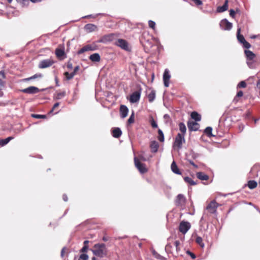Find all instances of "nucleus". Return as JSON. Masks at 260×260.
Returning <instances> with one entry per match:
<instances>
[{
  "instance_id": "obj_1",
  "label": "nucleus",
  "mask_w": 260,
  "mask_h": 260,
  "mask_svg": "<svg viewBox=\"0 0 260 260\" xmlns=\"http://www.w3.org/2000/svg\"><path fill=\"white\" fill-rule=\"evenodd\" d=\"M93 254L100 257H103L107 254V249L105 244H95L91 250Z\"/></svg>"
},
{
  "instance_id": "obj_2",
  "label": "nucleus",
  "mask_w": 260,
  "mask_h": 260,
  "mask_svg": "<svg viewBox=\"0 0 260 260\" xmlns=\"http://www.w3.org/2000/svg\"><path fill=\"white\" fill-rule=\"evenodd\" d=\"M180 242L179 241H170L166 246L165 250L167 252L170 253L175 256H177L179 254V245Z\"/></svg>"
},
{
  "instance_id": "obj_3",
  "label": "nucleus",
  "mask_w": 260,
  "mask_h": 260,
  "mask_svg": "<svg viewBox=\"0 0 260 260\" xmlns=\"http://www.w3.org/2000/svg\"><path fill=\"white\" fill-rule=\"evenodd\" d=\"M244 53L246 58V63L248 66L251 69H254L256 67V56L252 51L245 49Z\"/></svg>"
},
{
  "instance_id": "obj_4",
  "label": "nucleus",
  "mask_w": 260,
  "mask_h": 260,
  "mask_svg": "<svg viewBox=\"0 0 260 260\" xmlns=\"http://www.w3.org/2000/svg\"><path fill=\"white\" fill-rule=\"evenodd\" d=\"M185 142L184 136L178 133L175 138L174 143L173 144V148L178 151L182 148V144Z\"/></svg>"
},
{
  "instance_id": "obj_5",
  "label": "nucleus",
  "mask_w": 260,
  "mask_h": 260,
  "mask_svg": "<svg viewBox=\"0 0 260 260\" xmlns=\"http://www.w3.org/2000/svg\"><path fill=\"white\" fill-rule=\"evenodd\" d=\"M241 28H238L237 32V38L239 42L242 45L243 47L246 49H249L251 45L246 41L244 36L240 34Z\"/></svg>"
},
{
  "instance_id": "obj_6",
  "label": "nucleus",
  "mask_w": 260,
  "mask_h": 260,
  "mask_svg": "<svg viewBox=\"0 0 260 260\" xmlns=\"http://www.w3.org/2000/svg\"><path fill=\"white\" fill-rule=\"evenodd\" d=\"M98 49V46L96 44V42H93L91 44H88L83 48H82L80 50L78 51L79 54H82L86 51H94Z\"/></svg>"
},
{
  "instance_id": "obj_7",
  "label": "nucleus",
  "mask_w": 260,
  "mask_h": 260,
  "mask_svg": "<svg viewBox=\"0 0 260 260\" xmlns=\"http://www.w3.org/2000/svg\"><path fill=\"white\" fill-rule=\"evenodd\" d=\"M134 161L136 167L141 173L143 174L147 172V169L146 168L145 165L141 163L138 158L135 157L134 158Z\"/></svg>"
},
{
  "instance_id": "obj_8",
  "label": "nucleus",
  "mask_w": 260,
  "mask_h": 260,
  "mask_svg": "<svg viewBox=\"0 0 260 260\" xmlns=\"http://www.w3.org/2000/svg\"><path fill=\"white\" fill-rule=\"evenodd\" d=\"M190 228V224L187 221H181L179 225V231L183 234H186Z\"/></svg>"
},
{
  "instance_id": "obj_9",
  "label": "nucleus",
  "mask_w": 260,
  "mask_h": 260,
  "mask_svg": "<svg viewBox=\"0 0 260 260\" xmlns=\"http://www.w3.org/2000/svg\"><path fill=\"white\" fill-rule=\"evenodd\" d=\"M220 26L223 30H230L232 28L233 24L232 23L228 21L226 19H224L220 21Z\"/></svg>"
},
{
  "instance_id": "obj_10",
  "label": "nucleus",
  "mask_w": 260,
  "mask_h": 260,
  "mask_svg": "<svg viewBox=\"0 0 260 260\" xmlns=\"http://www.w3.org/2000/svg\"><path fill=\"white\" fill-rule=\"evenodd\" d=\"M219 206V204H217L215 201L213 200L207 206L206 209L210 213H215L216 211V209Z\"/></svg>"
},
{
  "instance_id": "obj_11",
  "label": "nucleus",
  "mask_w": 260,
  "mask_h": 260,
  "mask_svg": "<svg viewBox=\"0 0 260 260\" xmlns=\"http://www.w3.org/2000/svg\"><path fill=\"white\" fill-rule=\"evenodd\" d=\"M54 61L51 59L43 60L39 63V67L40 69H44L51 66Z\"/></svg>"
},
{
  "instance_id": "obj_12",
  "label": "nucleus",
  "mask_w": 260,
  "mask_h": 260,
  "mask_svg": "<svg viewBox=\"0 0 260 260\" xmlns=\"http://www.w3.org/2000/svg\"><path fill=\"white\" fill-rule=\"evenodd\" d=\"M115 44L117 46L121 48L122 49L125 50H129V47L128 45L127 42L123 39H118L117 41L115 42Z\"/></svg>"
},
{
  "instance_id": "obj_13",
  "label": "nucleus",
  "mask_w": 260,
  "mask_h": 260,
  "mask_svg": "<svg viewBox=\"0 0 260 260\" xmlns=\"http://www.w3.org/2000/svg\"><path fill=\"white\" fill-rule=\"evenodd\" d=\"M170 78L171 75L168 69H166L163 74V81L165 87H169Z\"/></svg>"
},
{
  "instance_id": "obj_14",
  "label": "nucleus",
  "mask_w": 260,
  "mask_h": 260,
  "mask_svg": "<svg viewBox=\"0 0 260 260\" xmlns=\"http://www.w3.org/2000/svg\"><path fill=\"white\" fill-rule=\"evenodd\" d=\"M141 96V92L139 91H136L133 92L130 96L129 101L131 103H135L138 102L140 100Z\"/></svg>"
},
{
  "instance_id": "obj_15",
  "label": "nucleus",
  "mask_w": 260,
  "mask_h": 260,
  "mask_svg": "<svg viewBox=\"0 0 260 260\" xmlns=\"http://www.w3.org/2000/svg\"><path fill=\"white\" fill-rule=\"evenodd\" d=\"M186 199L185 197L182 194H179L176 200V205L177 206H183L185 205Z\"/></svg>"
},
{
  "instance_id": "obj_16",
  "label": "nucleus",
  "mask_w": 260,
  "mask_h": 260,
  "mask_svg": "<svg viewBox=\"0 0 260 260\" xmlns=\"http://www.w3.org/2000/svg\"><path fill=\"white\" fill-rule=\"evenodd\" d=\"M84 29L87 32L90 33L93 31H97L98 28V26L95 24L89 23L85 25Z\"/></svg>"
},
{
  "instance_id": "obj_17",
  "label": "nucleus",
  "mask_w": 260,
  "mask_h": 260,
  "mask_svg": "<svg viewBox=\"0 0 260 260\" xmlns=\"http://www.w3.org/2000/svg\"><path fill=\"white\" fill-rule=\"evenodd\" d=\"M187 126L190 131H196L199 128V125L196 121H188Z\"/></svg>"
},
{
  "instance_id": "obj_18",
  "label": "nucleus",
  "mask_w": 260,
  "mask_h": 260,
  "mask_svg": "<svg viewBox=\"0 0 260 260\" xmlns=\"http://www.w3.org/2000/svg\"><path fill=\"white\" fill-rule=\"evenodd\" d=\"M22 91L24 93L32 94L38 92L39 91V89L36 87L30 86L23 89Z\"/></svg>"
},
{
  "instance_id": "obj_19",
  "label": "nucleus",
  "mask_w": 260,
  "mask_h": 260,
  "mask_svg": "<svg viewBox=\"0 0 260 260\" xmlns=\"http://www.w3.org/2000/svg\"><path fill=\"white\" fill-rule=\"evenodd\" d=\"M128 108L126 106L121 105L120 108V115L122 118H125L127 116L128 113Z\"/></svg>"
},
{
  "instance_id": "obj_20",
  "label": "nucleus",
  "mask_w": 260,
  "mask_h": 260,
  "mask_svg": "<svg viewBox=\"0 0 260 260\" xmlns=\"http://www.w3.org/2000/svg\"><path fill=\"white\" fill-rule=\"evenodd\" d=\"M151 150L152 152L155 153L158 151L159 147V144L156 141H153L151 142L150 145Z\"/></svg>"
},
{
  "instance_id": "obj_21",
  "label": "nucleus",
  "mask_w": 260,
  "mask_h": 260,
  "mask_svg": "<svg viewBox=\"0 0 260 260\" xmlns=\"http://www.w3.org/2000/svg\"><path fill=\"white\" fill-rule=\"evenodd\" d=\"M228 1L226 0L224 4L222 6H219L217 9V11L219 13H222L228 10Z\"/></svg>"
},
{
  "instance_id": "obj_22",
  "label": "nucleus",
  "mask_w": 260,
  "mask_h": 260,
  "mask_svg": "<svg viewBox=\"0 0 260 260\" xmlns=\"http://www.w3.org/2000/svg\"><path fill=\"white\" fill-rule=\"evenodd\" d=\"M121 134L122 132L118 127L115 128L112 131V135L114 138H118L121 135Z\"/></svg>"
},
{
  "instance_id": "obj_23",
  "label": "nucleus",
  "mask_w": 260,
  "mask_h": 260,
  "mask_svg": "<svg viewBox=\"0 0 260 260\" xmlns=\"http://www.w3.org/2000/svg\"><path fill=\"white\" fill-rule=\"evenodd\" d=\"M172 171L176 174H181V172L179 171L176 164L174 161L171 164V166Z\"/></svg>"
},
{
  "instance_id": "obj_24",
  "label": "nucleus",
  "mask_w": 260,
  "mask_h": 260,
  "mask_svg": "<svg viewBox=\"0 0 260 260\" xmlns=\"http://www.w3.org/2000/svg\"><path fill=\"white\" fill-rule=\"evenodd\" d=\"M198 178L201 180H207L209 176L203 172H198L197 173Z\"/></svg>"
},
{
  "instance_id": "obj_25",
  "label": "nucleus",
  "mask_w": 260,
  "mask_h": 260,
  "mask_svg": "<svg viewBox=\"0 0 260 260\" xmlns=\"http://www.w3.org/2000/svg\"><path fill=\"white\" fill-rule=\"evenodd\" d=\"M89 59L94 62H98L100 60L101 57L99 53H94L89 56Z\"/></svg>"
},
{
  "instance_id": "obj_26",
  "label": "nucleus",
  "mask_w": 260,
  "mask_h": 260,
  "mask_svg": "<svg viewBox=\"0 0 260 260\" xmlns=\"http://www.w3.org/2000/svg\"><path fill=\"white\" fill-rule=\"evenodd\" d=\"M191 117L197 121H199L201 119V115L197 112H192L191 114Z\"/></svg>"
},
{
  "instance_id": "obj_27",
  "label": "nucleus",
  "mask_w": 260,
  "mask_h": 260,
  "mask_svg": "<svg viewBox=\"0 0 260 260\" xmlns=\"http://www.w3.org/2000/svg\"><path fill=\"white\" fill-rule=\"evenodd\" d=\"M13 139V137H9L5 139L0 140V145L2 146H5L7 144H8L10 141V140H12Z\"/></svg>"
},
{
  "instance_id": "obj_28",
  "label": "nucleus",
  "mask_w": 260,
  "mask_h": 260,
  "mask_svg": "<svg viewBox=\"0 0 260 260\" xmlns=\"http://www.w3.org/2000/svg\"><path fill=\"white\" fill-rule=\"evenodd\" d=\"M179 130L182 133L181 134L184 136V135L186 133V128L185 125L183 123L181 122L179 124Z\"/></svg>"
},
{
  "instance_id": "obj_29",
  "label": "nucleus",
  "mask_w": 260,
  "mask_h": 260,
  "mask_svg": "<svg viewBox=\"0 0 260 260\" xmlns=\"http://www.w3.org/2000/svg\"><path fill=\"white\" fill-rule=\"evenodd\" d=\"M148 100L150 102H152L155 98V92L152 90L148 95Z\"/></svg>"
},
{
  "instance_id": "obj_30",
  "label": "nucleus",
  "mask_w": 260,
  "mask_h": 260,
  "mask_svg": "<svg viewBox=\"0 0 260 260\" xmlns=\"http://www.w3.org/2000/svg\"><path fill=\"white\" fill-rule=\"evenodd\" d=\"M257 184V182L256 181L252 180V181H248L247 185H248V186L249 187V188L253 189V188H254L255 187H256Z\"/></svg>"
},
{
  "instance_id": "obj_31",
  "label": "nucleus",
  "mask_w": 260,
  "mask_h": 260,
  "mask_svg": "<svg viewBox=\"0 0 260 260\" xmlns=\"http://www.w3.org/2000/svg\"><path fill=\"white\" fill-rule=\"evenodd\" d=\"M196 242L202 247L204 248L205 246L204 243L203 242V239L201 237L197 236L196 239Z\"/></svg>"
},
{
  "instance_id": "obj_32",
  "label": "nucleus",
  "mask_w": 260,
  "mask_h": 260,
  "mask_svg": "<svg viewBox=\"0 0 260 260\" xmlns=\"http://www.w3.org/2000/svg\"><path fill=\"white\" fill-rule=\"evenodd\" d=\"M184 181L189 184L191 185H194L196 184V183L190 177H185L184 178Z\"/></svg>"
},
{
  "instance_id": "obj_33",
  "label": "nucleus",
  "mask_w": 260,
  "mask_h": 260,
  "mask_svg": "<svg viewBox=\"0 0 260 260\" xmlns=\"http://www.w3.org/2000/svg\"><path fill=\"white\" fill-rule=\"evenodd\" d=\"M64 54V52L63 50L61 49H56L55 50V54L58 57H62Z\"/></svg>"
},
{
  "instance_id": "obj_34",
  "label": "nucleus",
  "mask_w": 260,
  "mask_h": 260,
  "mask_svg": "<svg viewBox=\"0 0 260 260\" xmlns=\"http://www.w3.org/2000/svg\"><path fill=\"white\" fill-rule=\"evenodd\" d=\"M65 94H66V93L64 91L57 93L54 96V99L55 100L61 99V98H62L63 97H64L65 96Z\"/></svg>"
},
{
  "instance_id": "obj_35",
  "label": "nucleus",
  "mask_w": 260,
  "mask_h": 260,
  "mask_svg": "<svg viewBox=\"0 0 260 260\" xmlns=\"http://www.w3.org/2000/svg\"><path fill=\"white\" fill-rule=\"evenodd\" d=\"M212 128L211 127H207L205 129V133L208 135V136L211 137L214 136L212 134Z\"/></svg>"
},
{
  "instance_id": "obj_36",
  "label": "nucleus",
  "mask_w": 260,
  "mask_h": 260,
  "mask_svg": "<svg viewBox=\"0 0 260 260\" xmlns=\"http://www.w3.org/2000/svg\"><path fill=\"white\" fill-rule=\"evenodd\" d=\"M64 75L66 77V78L67 80H69L72 79L74 77V73H69L68 72H66L64 73Z\"/></svg>"
},
{
  "instance_id": "obj_37",
  "label": "nucleus",
  "mask_w": 260,
  "mask_h": 260,
  "mask_svg": "<svg viewBox=\"0 0 260 260\" xmlns=\"http://www.w3.org/2000/svg\"><path fill=\"white\" fill-rule=\"evenodd\" d=\"M158 139L160 142H164V134H163L162 131L161 129H158Z\"/></svg>"
},
{
  "instance_id": "obj_38",
  "label": "nucleus",
  "mask_w": 260,
  "mask_h": 260,
  "mask_svg": "<svg viewBox=\"0 0 260 260\" xmlns=\"http://www.w3.org/2000/svg\"><path fill=\"white\" fill-rule=\"evenodd\" d=\"M243 92L241 90L237 92L236 96L234 99V102H237L238 101V98L242 97L243 96Z\"/></svg>"
},
{
  "instance_id": "obj_39",
  "label": "nucleus",
  "mask_w": 260,
  "mask_h": 260,
  "mask_svg": "<svg viewBox=\"0 0 260 260\" xmlns=\"http://www.w3.org/2000/svg\"><path fill=\"white\" fill-rule=\"evenodd\" d=\"M42 77V75L41 74H35L34 76H32L29 78L25 79V80L29 81L30 80L35 79L37 78H41Z\"/></svg>"
},
{
  "instance_id": "obj_40",
  "label": "nucleus",
  "mask_w": 260,
  "mask_h": 260,
  "mask_svg": "<svg viewBox=\"0 0 260 260\" xmlns=\"http://www.w3.org/2000/svg\"><path fill=\"white\" fill-rule=\"evenodd\" d=\"M149 26L154 30L155 29V22L152 20H149L148 21Z\"/></svg>"
},
{
  "instance_id": "obj_41",
  "label": "nucleus",
  "mask_w": 260,
  "mask_h": 260,
  "mask_svg": "<svg viewBox=\"0 0 260 260\" xmlns=\"http://www.w3.org/2000/svg\"><path fill=\"white\" fill-rule=\"evenodd\" d=\"M246 86V83L244 81H241L237 85V88H245Z\"/></svg>"
},
{
  "instance_id": "obj_42",
  "label": "nucleus",
  "mask_w": 260,
  "mask_h": 260,
  "mask_svg": "<svg viewBox=\"0 0 260 260\" xmlns=\"http://www.w3.org/2000/svg\"><path fill=\"white\" fill-rule=\"evenodd\" d=\"M31 116L34 118H45L46 117V115H40V114H33L31 115Z\"/></svg>"
},
{
  "instance_id": "obj_43",
  "label": "nucleus",
  "mask_w": 260,
  "mask_h": 260,
  "mask_svg": "<svg viewBox=\"0 0 260 260\" xmlns=\"http://www.w3.org/2000/svg\"><path fill=\"white\" fill-rule=\"evenodd\" d=\"M88 256L86 254H82L80 255L79 260H88Z\"/></svg>"
},
{
  "instance_id": "obj_44",
  "label": "nucleus",
  "mask_w": 260,
  "mask_h": 260,
  "mask_svg": "<svg viewBox=\"0 0 260 260\" xmlns=\"http://www.w3.org/2000/svg\"><path fill=\"white\" fill-rule=\"evenodd\" d=\"M102 15V14L99 13V14H96L95 15H89L85 16L83 17L82 18H96V16H98V15Z\"/></svg>"
},
{
  "instance_id": "obj_45",
  "label": "nucleus",
  "mask_w": 260,
  "mask_h": 260,
  "mask_svg": "<svg viewBox=\"0 0 260 260\" xmlns=\"http://www.w3.org/2000/svg\"><path fill=\"white\" fill-rule=\"evenodd\" d=\"M134 122V114L133 113L128 119V123L131 124Z\"/></svg>"
},
{
  "instance_id": "obj_46",
  "label": "nucleus",
  "mask_w": 260,
  "mask_h": 260,
  "mask_svg": "<svg viewBox=\"0 0 260 260\" xmlns=\"http://www.w3.org/2000/svg\"><path fill=\"white\" fill-rule=\"evenodd\" d=\"M150 122H151V126L152 127L156 128L157 127V124L156 122L154 121L153 118H151Z\"/></svg>"
},
{
  "instance_id": "obj_47",
  "label": "nucleus",
  "mask_w": 260,
  "mask_h": 260,
  "mask_svg": "<svg viewBox=\"0 0 260 260\" xmlns=\"http://www.w3.org/2000/svg\"><path fill=\"white\" fill-rule=\"evenodd\" d=\"M153 255L155 256V257H156L158 259H162L163 257L162 256H160L159 254L157 253L156 252H153Z\"/></svg>"
},
{
  "instance_id": "obj_48",
  "label": "nucleus",
  "mask_w": 260,
  "mask_h": 260,
  "mask_svg": "<svg viewBox=\"0 0 260 260\" xmlns=\"http://www.w3.org/2000/svg\"><path fill=\"white\" fill-rule=\"evenodd\" d=\"M59 105V103H56L53 105V107H52V109H51V110L50 111V113L53 112V111L54 110V109H55L56 108H57V107H58Z\"/></svg>"
},
{
  "instance_id": "obj_49",
  "label": "nucleus",
  "mask_w": 260,
  "mask_h": 260,
  "mask_svg": "<svg viewBox=\"0 0 260 260\" xmlns=\"http://www.w3.org/2000/svg\"><path fill=\"white\" fill-rule=\"evenodd\" d=\"M88 248V246L87 245H84L82 249H81V252H86Z\"/></svg>"
},
{
  "instance_id": "obj_50",
  "label": "nucleus",
  "mask_w": 260,
  "mask_h": 260,
  "mask_svg": "<svg viewBox=\"0 0 260 260\" xmlns=\"http://www.w3.org/2000/svg\"><path fill=\"white\" fill-rule=\"evenodd\" d=\"M197 5L200 6L202 5V2L200 0H192Z\"/></svg>"
},
{
  "instance_id": "obj_51",
  "label": "nucleus",
  "mask_w": 260,
  "mask_h": 260,
  "mask_svg": "<svg viewBox=\"0 0 260 260\" xmlns=\"http://www.w3.org/2000/svg\"><path fill=\"white\" fill-rule=\"evenodd\" d=\"M187 253L193 259L195 258H196V255L194 254H193V253L191 252L190 251H187Z\"/></svg>"
},
{
  "instance_id": "obj_52",
  "label": "nucleus",
  "mask_w": 260,
  "mask_h": 260,
  "mask_svg": "<svg viewBox=\"0 0 260 260\" xmlns=\"http://www.w3.org/2000/svg\"><path fill=\"white\" fill-rule=\"evenodd\" d=\"M235 11H234V10H232V9L230 10V15L232 17L234 18V16H235Z\"/></svg>"
},
{
  "instance_id": "obj_53",
  "label": "nucleus",
  "mask_w": 260,
  "mask_h": 260,
  "mask_svg": "<svg viewBox=\"0 0 260 260\" xmlns=\"http://www.w3.org/2000/svg\"><path fill=\"white\" fill-rule=\"evenodd\" d=\"M5 82L0 79V90L1 89V87L5 86Z\"/></svg>"
},
{
  "instance_id": "obj_54",
  "label": "nucleus",
  "mask_w": 260,
  "mask_h": 260,
  "mask_svg": "<svg viewBox=\"0 0 260 260\" xmlns=\"http://www.w3.org/2000/svg\"><path fill=\"white\" fill-rule=\"evenodd\" d=\"M0 75L3 78H6V75L4 71H1L0 72Z\"/></svg>"
},
{
  "instance_id": "obj_55",
  "label": "nucleus",
  "mask_w": 260,
  "mask_h": 260,
  "mask_svg": "<svg viewBox=\"0 0 260 260\" xmlns=\"http://www.w3.org/2000/svg\"><path fill=\"white\" fill-rule=\"evenodd\" d=\"M79 69V66H76L75 68H74V72H72L73 73H74V75H75L76 73H77V72L78 71Z\"/></svg>"
},
{
  "instance_id": "obj_56",
  "label": "nucleus",
  "mask_w": 260,
  "mask_h": 260,
  "mask_svg": "<svg viewBox=\"0 0 260 260\" xmlns=\"http://www.w3.org/2000/svg\"><path fill=\"white\" fill-rule=\"evenodd\" d=\"M67 67L69 69H72L73 68L72 63L70 62H69L67 64Z\"/></svg>"
},
{
  "instance_id": "obj_57",
  "label": "nucleus",
  "mask_w": 260,
  "mask_h": 260,
  "mask_svg": "<svg viewBox=\"0 0 260 260\" xmlns=\"http://www.w3.org/2000/svg\"><path fill=\"white\" fill-rule=\"evenodd\" d=\"M139 157L140 158V159L142 160H143V161H146V159L145 158H144L142 155H139Z\"/></svg>"
},
{
  "instance_id": "obj_58",
  "label": "nucleus",
  "mask_w": 260,
  "mask_h": 260,
  "mask_svg": "<svg viewBox=\"0 0 260 260\" xmlns=\"http://www.w3.org/2000/svg\"><path fill=\"white\" fill-rule=\"evenodd\" d=\"M62 199L64 201L67 202L68 201V197L66 194H63L62 196Z\"/></svg>"
},
{
  "instance_id": "obj_59",
  "label": "nucleus",
  "mask_w": 260,
  "mask_h": 260,
  "mask_svg": "<svg viewBox=\"0 0 260 260\" xmlns=\"http://www.w3.org/2000/svg\"><path fill=\"white\" fill-rule=\"evenodd\" d=\"M257 171V167H256V166H254V167L252 168V169H251V172H252V173H253V172H255V171Z\"/></svg>"
},
{
  "instance_id": "obj_60",
  "label": "nucleus",
  "mask_w": 260,
  "mask_h": 260,
  "mask_svg": "<svg viewBox=\"0 0 260 260\" xmlns=\"http://www.w3.org/2000/svg\"><path fill=\"white\" fill-rule=\"evenodd\" d=\"M190 164L192 165L194 168H197L198 166L196 165L192 161H190Z\"/></svg>"
},
{
  "instance_id": "obj_61",
  "label": "nucleus",
  "mask_w": 260,
  "mask_h": 260,
  "mask_svg": "<svg viewBox=\"0 0 260 260\" xmlns=\"http://www.w3.org/2000/svg\"><path fill=\"white\" fill-rule=\"evenodd\" d=\"M164 117L165 119H169L170 118L169 115L168 114L164 115Z\"/></svg>"
},
{
  "instance_id": "obj_62",
  "label": "nucleus",
  "mask_w": 260,
  "mask_h": 260,
  "mask_svg": "<svg viewBox=\"0 0 260 260\" xmlns=\"http://www.w3.org/2000/svg\"><path fill=\"white\" fill-rule=\"evenodd\" d=\"M89 243L88 240H86L84 242V245H87V244Z\"/></svg>"
},
{
  "instance_id": "obj_63",
  "label": "nucleus",
  "mask_w": 260,
  "mask_h": 260,
  "mask_svg": "<svg viewBox=\"0 0 260 260\" xmlns=\"http://www.w3.org/2000/svg\"><path fill=\"white\" fill-rule=\"evenodd\" d=\"M257 86L258 87L259 85L260 84V79H259L257 81Z\"/></svg>"
},
{
  "instance_id": "obj_64",
  "label": "nucleus",
  "mask_w": 260,
  "mask_h": 260,
  "mask_svg": "<svg viewBox=\"0 0 260 260\" xmlns=\"http://www.w3.org/2000/svg\"><path fill=\"white\" fill-rule=\"evenodd\" d=\"M55 81H56V85L57 86H59L58 81V80H57V79L56 78H55Z\"/></svg>"
}]
</instances>
